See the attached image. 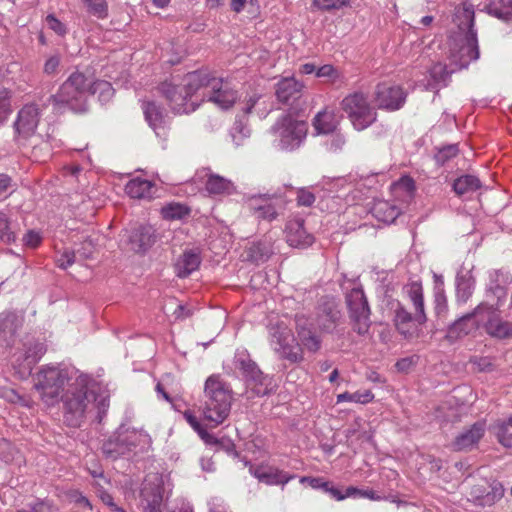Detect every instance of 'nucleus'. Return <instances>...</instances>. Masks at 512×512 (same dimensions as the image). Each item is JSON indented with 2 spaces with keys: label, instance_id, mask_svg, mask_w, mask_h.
<instances>
[{
  "label": "nucleus",
  "instance_id": "nucleus-6",
  "mask_svg": "<svg viewBox=\"0 0 512 512\" xmlns=\"http://www.w3.org/2000/svg\"><path fill=\"white\" fill-rule=\"evenodd\" d=\"M90 89L91 76L76 70L60 85L56 94L49 96L48 102L56 110L68 108L75 113H84L88 110Z\"/></svg>",
  "mask_w": 512,
  "mask_h": 512
},
{
  "label": "nucleus",
  "instance_id": "nucleus-60",
  "mask_svg": "<svg viewBox=\"0 0 512 512\" xmlns=\"http://www.w3.org/2000/svg\"><path fill=\"white\" fill-rule=\"evenodd\" d=\"M46 24L57 35L63 36L67 32L66 26L52 14L46 17Z\"/></svg>",
  "mask_w": 512,
  "mask_h": 512
},
{
  "label": "nucleus",
  "instance_id": "nucleus-18",
  "mask_svg": "<svg viewBox=\"0 0 512 512\" xmlns=\"http://www.w3.org/2000/svg\"><path fill=\"white\" fill-rule=\"evenodd\" d=\"M275 194H258L252 195L247 198L246 204L250 213L257 220H264L271 222L278 216L273 200Z\"/></svg>",
  "mask_w": 512,
  "mask_h": 512
},
{
  "label": "nucleus",
  "instance_id": "nucleus-53",
  "mask_svg": "<svg viewBox=\"0 0 512 512\" xmlns=\"http://www.w3.org/2000/svg\"><path fill=\"white\" fill-rule=\"evenodd\" d=\"M434 310L438 317L447 311V298L442 287L437 286L434 291Z\"/></svg>",
  "mask_w": 512,
  "mask_h": 512
},
{
  "label": "nucleus",
  "instance_id": "nucleus-49",
  "mask_svg": "<svg viewBox=\"0 0 512 512\" xmlns=\"http://www.w3.org/2000/svg\"><path fill=\"white\" fill-rule=\"evenodd\" d=\"M17 458H20L19 451L14 447V445L6 440H0V460L5 463H10L15 461Z\"/></svg>",
  "mask_w": 512,
  "mask_h": 512
},
{
  "label": "nucleus",
  "instance_id": "nucleus-43",
  "mask_svg": "<svg viewBox=\"0 0 512 512\" xmlns=\"http://www.w3.org/2000/svg\"><path fill=\"white\" fill-rule=\"evenodd\" d=\"M493 429L499 443L504 447L512 448V424L510 423V418L506 421H498Z\"/></svg>",
  "mask_w": 512,
  "mask_h": 512
},
{
  "label": "nucleus",
  "instance_id": "nucleus-41",
  "mask_svg": "<svg viewBox=\"0 0 512 512\" xmlns=\"http://www.w3.org/2000/svg\"><path fill=\"white\" fill-rule=\"evenodd\" d=\"M183 417L206 444H217L219 442L214 435L208 433L198 418L191 411H185L183 413Z\"/></svg>",
  "mask_w": 512,
  "mask_h": 512
},
{
  "label": "nucleus",
  "instance_id": "nucleus-26",
  "mask_svg": "<svg viewBox=\"0 0 512 512\" xmlns=\"http://www.w3.org/2000/svg\"><path fill=\"white\" fill-rule=\"evenodd\" d=\"M23 316L16 312L0 314V341L9 344L23 325Z\"/></svg>",
  "mask_w": 512,
  "mask_h": 512
},
{
  "label": "nucleus",
  "instance_id": "nucleus-34",
  "mask_svg": "<svg viewBox=\"0 0 512 512\" xmlns=\"http://www.w3.org/2000/svg\"><path fill=\"white\" fill-rule=\"evenodd\" d=\"M247 259L256 264L266 262L272 255V247L270 243L259 241L252 243L247 251Z\"/></svg>",
  "mask_w": 512,
  "mask_h": 512
},
{
  "label": "nucleus",
  "instance_id": "nucleus-30",
  "mask_svg": "<svg viewBox=\"0 0 512 512\" xmlns=\"http://www.w3.org/2000/svg\"><path fill=\"white\" fill-rule=\"evenodd\" d=\"M491 310L483 309L482 312H486L489 316L488 321L485 324L486 331L492 337L499 339L510 336L511 329L507 322L502 321L496 314L492 306L488 305Z\"/></svg>",
  "mask_w": 512,
  "mask_h": 512
},
{
  "label": "nucleus",
  "instance_id": "nucleus-42",
  "mask_svg": "<svg viewBox=\"0 0 512 512\" xmlns=\"http://www.w3.org/2000/svg\"><path fill=\"white\" fill-rule=\"evenodd\" d=\"M475 281L471 276L462 275L457 277L456 294L459 302L465 303L472 296Z\"/></svg>",
  "mask_w": 512,
  "mask_h": 512
},
{
  "label": "nucleus",
  "instance_id": "nucleus-15",
  "mask_svg": "<svg viewBox=\"0 0 512 512\" xmlns=\"http://www.w3.org/2000/svg\"><path fill=\"white\" fill-rule=\"evenodd\" d=\"M407 98V92L400 85L387 82L379 83L375 87L374 102L379 109L397 111L401 109Z\"/></svg>",
  "mask_w": 512,
  "mask_h": 512
},
{
  "label": "nucleus",
  "instance_id": "nucleus-61",
  "mask_svg": "<svg viewBox=\"0 0 512 512\" xmlns=\"http://www.w3.org/2000/svg\"><path fill=\"white\" fill-rule=\"evenodd\" d=\"M315 202V195L307 189H299L297 192V203L299 206L309 207Z\"/></svg>",
  "mask_w": 512,
  "mask_h": 512
},
{
  "label": "nucleus",
  "instance_id": "nucleus-52",
  "mask_svg": "<svg viewBox=\"0 0 512 512\" xmlns=\"http://www.w3.org/2000/svg\"><path fill=\"white\" fill-rule=\"evenodd\" d=\"M459 152L457 144H450L438 149L435 154V160L439 165H444L452 158L456 157Z\"/></svg>",
  "mask_w": 512,
  "mask_h": 512
},
{
  "label": "nucleus",
  "instance_id": "nucleus-10",
  "mask_svg": "<svg viewBox=\"0 0 512 512\" xmlns=\"http://www.w3.org/2000/svg\"><path fill=\"white\" fill-rule=\"evenodd\" d=\"M151 444L150 436L143 430L120 427L107 441L103 443V453L111 459L140 447L144 449Z\"/></svg>",
  "mask_w": 512,
  "mask_h": 512
},
{
  "label": "nucleus",
  "instance_id": "nucleus-51",
  "mask_svg": "<svg viewBox=\"0 0 512 512\" xmlns=\"http://www.w3.org/2000/svg\"><path fill=\"white\" fill-rule=\"evenodd\" d=\"M88 12L97 18L103 19L108 15V5L106 0H84Z\"/></svg>",
  "mask_w": 512,
  "mask_h": 512
},
{
  "label": "nucleus",
  "instance_id": "nucleus-13",
  "mask_svg": "<svg viewBox=\"0 0 512 512\" xmlns=\"http://www.w3.org/2000/svg\"><path fill=\"white\" fill-rule=\"evenodd\" d=\"M234 365L242 372V376L251 386L255 395L264 396L272 390L271 378L263 374L246 351H239L235 354Z\"/></svg>",
  "mask_w": 512,
  "mask_h": 512
},
{
  "label": "nucleus",
  "instance_id": "nucleus-39",
  "mask_svg": "<svg viewBox=\"0 0 512 512\" xmlns=\"http://www.w3.org/2000/svg\"><path fill=\"white\" fill-rule=\"evenodd\" d=\"M485 8L488 14L504 21L512 16V0H489Z\"/></svg>",
  "mask_w": 512,
  "mask_h": 512
},
{
  "label": "nucleus",
  "instance_id": "nucleus-54",
  "mask_svg": "<svg viewBox=\"0 0 512 512\" xmlns=\"http://www.w3.org/2000/svg\"><path fill=\"white\" fill-rule=\"evenodd\" d=\"M316 76L319 78H326L331 83H335L341 78L337 69H335L334 66L330 64H326L317 68Z\"/></svg>",
  "mask_w": 512,
  "mask_h": 512
},
{
  "label": "nucleus",
  "instance_id": "nucleus-29",
  "mask_svg": "<svg viewBox=\"0 0 512 512\" xmlns=\"http://www.w3.org/2000/svg\"><path fill=\"white\" fill-rule=\"evenodd\" d=\"M205 189L210 195H231L235 192L232 181L214 173L207 175Z\"/></svg>",
  "mask_w": 512,
  "mask_h": 512
},
{
  "label": "nucleus",
  "instance_id": "nucleus-24",
  "mask_svg": "<svg viewBox=\"0 0 512 512\" xmlns=\"http://www.w3.org/2000/svg\"><path fill=\"white\" fill-rule=\"evenodd\" d=\"M303 84L294 77H284L276 84V97L279 102L285 105H292L301 98Z\"/></svg>",
  "mask_w": 512,
  "mask_h": 512
},
{
  "label": "nucleus",
  "instance_id": "nucleus-36",
  "mask_svg": "<svg viewBox=\"0 0 512 512\" xmlns=\"http://www.w3.org/2000/svg\"><path fill=\"white\" fill-rule=\"evenodd\" d=\"M47 347L44 343L35 341L30 343L25 349L24 368L28 373L31 372L33 366L44 356Z\"/></svg>",
  "mask_w": 512,
  "mask_h": 512
},
{
  "label": "nucleus",
  "instance_id": "nucleus-32",
  "mask_svg": "<svg viewBox=\"0 0 512 512\" xmlns=\"http://www.w3.org/2000/svg\"><path fill=\"white\" fill-rule=\"evenodd\" d=\"M152 182L141 179L134 178L131 179L125 186V192L131 197L135 199H144L150 198L152 196Z\"/></svg>",
  "mask_w": 512,
  "mask_h": 512
},
{
  "label": "nucleus",
  "instance_id": "nucleus-2",
  "mask_svg": "<svg viewBox=\"0 0 512 512\" xmlns=\"http://www.w3.org/2000/svg\"><path fill=\"white\" fill-rule=\"evenodd\" d=\"M93 380L85 374L79 375L75 382L70 385L68 390L62 395L64 409V421L68 426L79 427L84 419L85 412L92 400L97 402L99 411L108 407L106 398H98L91 389Z\"/></svg>",
  "mask_w": 512,
  "mask_h": 512
},
{
  "label": "nucleus",
  "instance_id": "nucleus-16",
  "mask_svg": "<svg viewBox=\"0 0 512 512\" xmlns=\"http://www.w3.org/2000/svg\"><path fill=\"white\" fill-rule=\"evenodd\" d=\"M210 83V89L208 92H205V95L207 96L206 101L212 102L224 110L231 108L238 99L237 91L222 78L213 76Z\"/></svg>",
  "mask_w": 512,
  "mask_h": 512
},
{
  "label": "nucleus",
  "instance_id": "nucleus-64",
  "mask_svg": "<svg viewBox=\"0 0 512 512\" xmlns=\"http://www.w3.org/2000/svg\"><path fill=\"white\" fill-rule=\"evenodd\" d=\"M94 244L92 240L87 239L82 242L81 247L76 250V254L83 259H88L92 256Z\"/></svg>",
  "mask_w": 512,
  "mask_h": 512
},
{
  "label": "nucleus",
  "instance_id": "nucleus-1",
  "mask_svg": "<svg viewBox=\"0 0 512 512\" xmlns=\"http://www.w3.org/2000/svg\"><path fill=\"white\" fill-rule=\"evenodd\" d=\"M213 76L206 70L187 73L183 78L172 76L158 86V91L168 102V105L178 114L194 112L200 101H205V92L211 87Z\"/></svg>",
  "mask_w": 512,
  "mask_h": 512
},
{
  "label": "nucleus",
  "instance_id": "nucleus-33",
  "mask_svg": "<svg viewBox=\"0 0 512 512\" xmlns=\"http://www.w3.org/2000/svg\"><path fill=\"white\" fill-rule=\"evenodd\" d=\"M338 125L335 115L331 111H320L313 120V126L317 134L333 133Z\"/></svg>",
  "mask_w": 512,
  "mask_h": 512
},
{
  "label": "nucleus",
  "instance_id": "nucleus-23",
  "mask_svg": "<svg viewBox=\"0 0 512 512\" xmlns=\"http://www.w3.org/2000/svg\"><path fill=\"white\" fill-rule=\"evenodd\" d=\"M285 232L286 241L292 247H308L314 241V237L304 228V220L301 218L289 220Z\"/></svg>",
  "mask_w": 512,
  "mask_h": 512
},
{
  "label": "nucleus",
  "instance_id": "nucleus-4",
  "mask_svg": "<svg viewBox=\"0 0 512 512\" xmlns=\"http://www.w3.org/2000/svg\"><path fill=\"white\" fill-rule=\"evenodd\" d=\"M233 401L230 385L220 375H210L204 384L201 406L205 420L215 426L222 424L229 416Z\"/></svg>",
  "mask_w": 512,
  "mask_h": 512
},
{
  "label": "nucleus",
  "instance_id": "nucleus-47",
  "mask_svg": "<svg viewBox=\"0 0 512 512\" xmlns=\"http://www.w3.org/2000/svg\"><path fill=\"white\" fill-rule=\"evenodd\" d=\"M230 135L234 144L238 147L242 145L243 141L250 136V129L246 123L237 119L231 128Z\"/></svg>",
  "mask_w": 512,
  "mask_h": 512
},
{
  "label": "nucleus",
  "instance_id": "nucleus-8",
  "mask_svg": "<svg viewBox=\"0 0 512 512\" xmlns=\"http://www.w3.org/2000/svg\"><path fill=\"white\" fill-rule=\"evenodd\" d=\"M69 379V369L60 365H44L33 376L34 388L39 392L43 402L54 405Z\"/></svg>",
  "mask_w": 512,
  "mask_h": 512
},
{
  "label": "nucleus",
  "instance_id": "nucleus-17",
  "mask_svg": "<svg viewBox=\"0 0 512 512\" xmlns=\"http://www.w3.org/2000/svg\"><path fill=\"white\" fill-rule=\"evenodd\" d=\"M486 432V422L477 421L464 428L452 441L453 451H470L477 447Z\"/></svg>",
  "mask_w": 512,
  "mask_h": 512
},
{
  "label": "nucleus",
  "instance_id": "nucleus-35",
  "mask_svg": "<svg viewBox=\"0 0 512 512\" xmlns=\"http://www.w3.org/2000/svg\"><path fill=\"white\" fill-rule=\"evenodd\" d=\"M142 109L149 126L157 133V130L162 128L164 123L162 109L151 101H144Z\"/></svg>",
  "mask_w": 512,
  "mask_h": 512
},
{
  "label": "nucleus",
  "instance_id": "nucleus-19",
  "mask_svg": "<svg viewBox=\"0 0 512 512\" xmlns=\"http://www.w3.org/2000/svg\"><path fill=\"white\" fill-rule=\"evenodd\" d=\"M40 110L35 104H27L18 112L17 119L14 122L15 133L22 137L32 136L39 124Z\"/></svg>",
  "mask_w": 512,
  "mask_h": 512
},
{
  "label": "nucleus",
  "instance_id": "nucleus-25",
  "mask_svg": "<svg viewBox=\"0 0 512 512\" xmlns=\"http://www.w3.org/2000/svg\"><path fill=\"white\" fill-rule=\"evenodd\" d=\"M483 309L491 310V308L488 307V304L481 303L472 312L467 313L458 320L454 321L449 327V337L460 338L464 335H467L471 330L475 328L473 318L480 315Z\"/></svg>",
  "mask_w": 512,
  "mask_h": 512
},
{
  "label": "nucleus",
  "instance_id": "nucleus-57",
  "mask_svg": "<svg viewBox=\"0 0 512 512\" xmlns=\"http://www.w3.org/2000/svg\"><path fill=\"white\" fill-rule=\"evenodd\" d=\"M504 495V488L501 483L494 482L491 485V491L488 492L484 497V504H491L501 499Z\"/></svg>",
  "mask_w": 512,
  "mask_h": 512
},
{
  "label": "nucleus",
  "instance_id": "nucleus-55",
  "mask_svg": "<svg viewBox=\"0 0 512 512\" xmlns=\"http://www.w3.org/2000/svg\"><path fill=\"white\" fill-rule=\"evenodd\" d=\"M349 0H314L313 5L325 11L337 10L348 5Z\"/></svg>",
  "mask_w": 512,
  "mask_h": 512
},
{
  "label": "nucleus",
  "instance_id": "nucleus-56",
  "mask_svg": "<svg viewBox=\"0 0 512 512\" xmlns=\"http://www.w3.org/2000/svg\"><path fill=\"white\" fill-rule=\"evenodd\" d=\"M76 255L75 251L65 249L56 259L58 267L61 269H67L76 261Z\"/></svg>",
  "mask_w": 512,
  "mask_h": 512
},
{
  "label": "nucleus",
  "instance_id": "nucleus-27",
  "mask_svg": "<svg viewBox=\"0 0 512 512\" xmlns=\"http://www.w3.org/2000/svg\"><path fill=\"white\" fill-rule=\"evenodd\" d=\"M201 264V256L196 249L185 250L177 259L174 268L175 273L180 278L188 277L196 271Z\"/></svg>",
  "mask_w": 512,
  "mask_h": 512
},
{
  "label": "nucleus",
  "instance_id": "nucleus-48",
  "mask_svg": "<svg viewBox=\"0 0 512 512\" xmlns=\"http://www.w3.org/2000/svg\"><path fill=\"white\" fill-rule=\"evenodd\" d=\"M455 71H457L455 66H451V68L448 69L445 64L436 63L430 68V75L435 82L446 83L449 76Z\"/></svg>",
  "mask_w": 512,
  "mask_h": 512
},
{
  "label": "nucleus",
  "instance_id": "nucleus-63",
  "mask_svg": "<svg viewBox=\"0 0 512 512\" xmlns=\"http://www.w3.org/2000/svg\"><path fill=\"white\" fill-rule=\"evenodd\" d=\"M344 144L345 138L343 135L332 133L331 137L326 142V147L329 151L335 152L342 149Z\"/></svg>",
  "mask_w": 512,
  "mask_h": 512
},
{
  "label": "nucleus",
  "instance_id": "nucleus-37",
  "mask_svg": "<svg viewBox=\"0 0 512 512\" xmlns=\"http://www.w3.org/2000/svg\"><path fill=\"white\" fill-rule=\"evenodd\" d=\"M481 187V181L474 175H462L453 182V190L463 196L477 191Z\"/></svg>",
  "mask_w": 512,
  "mask_h": 512
},
{
  "label": "nucleus",
  "instance_id": "nucleus-45",
  "mask_svg": "<svg viewBox=\"0 0 512 512\" xmlns=\"http://www.w3.org/2000/svg\"><path fill=\"white\" fill-rule=\"evenodd\" d=\"M12 91L6 87H0V126L3 125L13 112Z\"/></svg>",
  "mask_w": 512,
  "mask_h": 512
},
{
  "label": "nucleus",
  "instance_id": "nucleus-12",
  "mask_svg": "<svg viewBox=\"0 0 512 512\" xmlns=\"http://www.w3.org/2000/svg\"><path fill=\"white\" fill-rule=\"evenodd\" d=\"M346 302L353 331L360 336L368 335L371 327V311L362 288L351 289L346 295Z\"/></svg>",
  "mask_w": 512,
  "mask_h": 512
},
{
  "label": "nucleus",
  "instance_id": "nucleus-11",
  "mask_svg": "<svg viewBox=\"0 0 512 512\" xmlns=\"http://www.w3.org/2000/svg\"><path fill=\"white\" fill-rule=\"evenodd\" d=\"M353 127L362 131L371 126L377 119V112L362 92L347 95L341 102Z\"/></svg>",
  "mask_w": 512,
  "mask_h": 512
},
{
  "label": "nucleus",
  "instance_id": "nucleus-31",
  "mask_svg": "<svg viewBox=\"0 0 512 512\" xmlns=\"http://www.w3.org/2000/svg\"><path fill=\"white\" fill-rule=\"evenodd\" d=\"M373 216L381 222L393 223L401 214L400 209L386 200L376 201L371 209Z\"/></svg>",
  "mask_w": 512,
  "mask_h": 512
},
{
  "label": "nucleus",
  "instance_id": "nucleus-59",
  "mask_svg": "<svg viewBox=\"0 0 512 512\" xmlns=\"http://www.w3.org/2000/svg\"><path fill=\"white\" fill-rule=\"evenodd\" d=\"M54 507L49 501H37L30 504L27 508L18 510L17 512H53Z\"/></svg>",
  "mask_w": 512,
  "mask_h": 512
},
{
  "label": "nucleus",
  "instance_id": "nucleus-62",
  "mask_svg": "<svg viewBox=\"0 0 512 512\" xmlns=\"http://www.w3.org/2000/svg\"><path fill=\"white\" fill-rule=\"evenodd\" d=\"M98 495H99V498L101 499V501L107 505L111 511L113 512H126L125 509H123L122 507L118 506L114 500H113V497L106 491L104 490H98Z\"/></svg>",
  "mask_w": 512,
  "mask_h": 512
},
{
  "label": "nucleus",
  "instance_id": "nucleus-9",
  "mask_svg": "<svg viewBox=\"0 0 512 512\" xmlns=\"http://www.w3.org/2000/svg\"><path fill=\"white\" fill-rule=\"evenodd\" d=\"M268 333L270 346L279 359L292 364L303 361V350L296 343L292 330L283 321L270 323Z\"/></svg>",
  "mask_w": 512,
  "mask_h": 512
},
{
  "label": "nucleus",
  "instance_id": "nucleus-5",
  "mask_svg": "<svg viewBox=\"0 0 512 512\" xmlns=\"http://www.w3.org/2000/svg\"><path fill=\"white\" fill-rule=\"evenodd\" d=\"M459 20L458 27L465 32L463 39L455 42L450 49V65L457 70L467 68L471 61L479 58V47L477 33L474 30V8L473 5L463 3L461 10L457 12Z\"/></svg>",
  "mask_w": 512,
  "mask_h": 512
},
{
  "label": "nucleus",
  "instance_id": "nucleus-7",
  "mask_svg": "<svg viewBox=\"0 0 512 512\" xmlns=\"http://www.w3.org/2000/svg\"><path fill=\"white\" fill-rule=\"evenodd\" d=\"M307 131V123L296 119L291 114L281 115L270 129L274 146L287 152L294 151L302 145Z\"/></svg>",
  "mask_w": 512,
  "mask_h": 512
},
{
  "label": "nucleus",
  "instance_id": "nucleus-28",
  "mask_svg": "<svg viewBox=\"0 0 512 512\" xmlns=\"http://www.w3.org/2000/svg\"><path fill=\"white\" fill-rule=\"evenodd\" d=\"M296 329L301 344L308 351L315 353L321 348L320 337L307 327V320L303 315H296Z\"/></svg>",
  "mask_w": 512,
  "mask_h": 512
},
{
  "label": "nucleus",
  "instance_id": "nucleus-44",
  "mask_svg": "<svg viewBox=\"0 0 512 512\" xmlns=\"http://www.w3.org/2000/svg\"><path fill=\"white\" fill-rule=\"evenodd\" d=\"M90 94H98L99 100L103 103H106L112 99L114 95V88L107 81H93V78L91 77Z\"/></svg>",
  "mask_w": 512,
  "mask_h": 512
},
{
  "label": "nucleus",
  "instance_id": "nucleus-21",
  "mask_svg": "<svg viewBox=\"0 0 512 512\" xmlns=\"http://www.w3.org/2000/svg\"><path fill=\"white\" fill-rule=\"evenodd\" d=\"M156 230L150 225H141L128 234L127 243L130 250L136 253H144L156 242Z\"/></svg>",
  "mask_w": 512,
  "mask_h": 512
},
{
  "label": "nucleus",
  "instance_id": "nucleus-14",
  "mask_svg": "<svg viewBox=\"0 0 512 512\" xmlns=\"http://www.w3.org/2000/svg\"><path fill=\"white\" fill-rule=\"evenodd\" d=\"M164 495L163 476L158 473L148 474L142 483L140 491L142 512H163Z\"/></svg>",
  "mask_w": 512,
  "mask_h": 512
},
{
  "label": "nucleus",
  "instance_id": "nucleus-58",
  "mask_svg": "<svg viewBox=\"0 0 512 512\" xmlns=\"http://www.w3.org/2000/svg\"><path fill=\"white\" fill-rule=\"evenodd\" d=\"M300 483L308 484L312 489L322 490L323 492L328 487V481L322 477L303 476L300 478Z\"/></svg>",
  "mask_w": 512,
  "mask_h": 512
},
{
  "label": "nucleus",
  "instance_id": "nucleus-50",
  "mask_svg": "<svg viewBox=\"0 0 512 512\" xmlns=\"http://www.w3.org/2000/svg\"><path fill=\"white\" fill-rule=\"evenodd\" d=\"M16 239L15 233L11 229V224L7 215L0 211V240L3 243L9 244Z\"/></svg>",
  "mask_w": 512,
  "mask_h": 512
},
{
  "label": "nucleus",
  "instance_id": "nucleus-40",
  "mask_svg": "<svg viewBox=\"0 0 512 512\" xmlns=\"http://www.w3.org/2000/svg\"><path fill=\"white\" fill-rule=\"evenodd\" d=\"M189 214L190 208L178 202L168 203L161 209V215L166 220H182Z\"/></svg>",
  "mask_w": 512,
  "mask_h": 512
},
{
  "label": "nucleus",
  "instance_id": "nucleus-46",
  "mask_svg": "<svg viewBox=\"0 0 512 512\" xmlns=\"http://www.w3.org/2000/svg\"><path fill=\"white\" fill-rule=\"evenodd\" d=\"M374 395L370 390L356 391L354 393L344 392L337 395V403L354 402L366 404L373 400Z\"/></svg>",
  "mask_w": 512,
  "mask_h": 512
},
{
  "label": "nucleus",
  "instance_id": "nucleus-22",
  "mask_svg": "<svg viewBox=\"0 0 512 512\" xmlns=\"http://www.w3.org/2000/svg\"><path fill=\"white\" fill-rule=\"evenodd\" d=\"M249 471L259 482L267 485H285L295 477L294 474H290L273 466H251Z\"/></svg>",
  "mask_w": 512,
  "mask_h": 512
},
{
  "label": "nucleus",
  "instance_id": "nucleus-3",
  "mask_svg": "<svg viewBox=\"0 0 512 512\" xmlns=\"http://www.w3.org/2000/svg\"><path fill=\"white\" fill-rule=\"evenodd\" d=\"M403 293L412 304L414 313H410L401 302L396 301L392 305L393 322L400 334L410 338L415 334L418 326L427 322L421 282L413 281L408 283L404 286Z\"/></svg>",
  "mask_w": 512,
  "mask_h": 512
},
{
  "label": "nucleus",
  "instance_id": "nucleus-20",
  "mask_svg": "<svg viewBox=\"0 0 512 512\" xmlns=\"http://www.w3.org/2000/svg\"><path fill=\"white\" fill-rule=\"evenodd\" d=\"M341 311L334 299H323L317 308L316 322L325 332H332L341 319Z\"/></svg>",
  "mask_w": 512,
  "mask_h": 512
},
{
  "label": "nucleus",
  "instance_id": "nucleus-38",
  "mask_svg": "<svg viewBox=\"0 0 512 512\" xmlns=\"http://www.w3.org/2000/svg\"><path fill=\"white\" fill-rule=\"evenodd\" d=\"M393 193L403 201H409L413 198L416 187L415 181L410 176H402L392 185Z\"/></svg>",
  "mask_w": 512,
  "mask_h": 512
}]
</instances>
